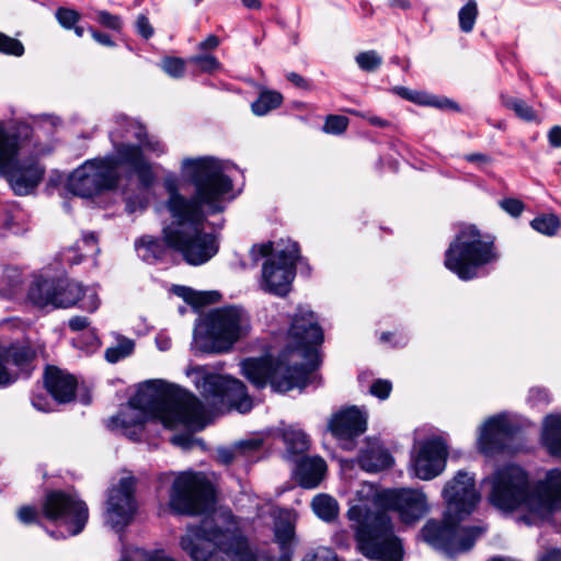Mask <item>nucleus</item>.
<instances>
[{"mask_svg": "<svg viewBox=\"0 0 561 561\" xmlns=\"http://www.w3.org/2000/svg\"><path fill=\"white\" fill-rule=\"evenodd\" d=\"M355 61L360 70L374 72L382 65V57L378 51L371 49L357 54Z\"/></svg>", "mask_w": 561, "mask_h": 561, "instance_id": "45", "label": "nucleus"}, {"mask_svg": "<svg viewBox=\"0 0 561 561\" xmlns=\"http://www.w3.org/2000/svg\"><path fill=\"white\" fill-rule=\"evenodd\" d=\"M446 511L442 523L428 520L421 530L425 542L447 556L470 550L486 528L481 525H462L479 501V493H447Z\"/></svg>", "mask_w": 561, "mask_h": 561, "instance_id": "5", "label": "nucleus"}, {"mask_svg": "<svg viewBox=\"0 0 561 561\" xmlns=\"http://www.w3.org/2000/svg\"><path fill=\"white\" fill-rule=\"evenodd\" d=\"M89 324V319L82 316L72 317L68 322L69 329L73 332L82 331L87 329Z\"/></svg>", "mask_w": 561, "mask_h": 561, "instance_id": "63", "label": "nucleus"}, {"mask_svg": "<svg viewBox=\"0 0 561 561\" xmlns=\"http://www.w3.org/2000/svg\"><path fill=\"white\" fill-rule=\"evenodd\" d=\"M289 343L274 359L272 356L249 357L240 363L242 375L257 389L267 383L275 392L306 388L319 366L317 346L323 342V331L316 314L298 308L288 330Z\"/></svg>", "mask_w": 561, "mask_h": 561, "instance_id": "3", "label": "nucleus"}, {"mask_svg": "<svg viewBox=\"0 0 561 561\" xmlns=\"http://www.w3.org/2000/svg\"><path fill=\"white\" fill-rule=\"evenodd\" d=\"M161 68L172 78H182L185 73V61L178 57H167L162 60Z\"/></svg>", "mask_w": 561, "mask_h": 561, "instance_id": "48", "label": "nucleus"}, {"mask_svg": "<svg viewBox=\"0 0 561 561\" xmlns=\"http://www.w3.org/2000/svg\"><path fill=\"white\" fill-rule=\"evenodd\" d=\"M54 308H70L78 304L82 285L71 279H54Z\"/></svg>", "mask_w": 561, "mask_h": 561, "instance_id": "30", "label": "nucleus"}, {"mask_svg": "<svg viewBox=\"0 0 561 561\" xmlns=\"http://www.w3.org/2000/svg\"><path fill=\"white\" fill-rule=\"evenodd\" d=\"M79 307L85 311L94 312L100 306L98 294L92 289H83L79 299Z\"/></svg>", "mask_w": 561, "mask_h": 561, "instance_id": "53", "label": "nucleus"}, {"mask_svg": "<svg viewBox=\"0 0 561 561\" xmlns=\"http://www.w3.org/2000/svg\"><path fill=\"white\" fill-rule=\"evenodd\" d=\"M18 518L23 524L36 523L38 518V512L35 506L24 505L19 508Z\"/></svg>", "mask_w": 561, "mask_h": 561, "instance_id": "60", "label": "nucleus"}, {"mask_svg": "<svg viewBox=\"0 0 561 561\" xmlns=\"http://www.w3.org/2000/svg\"><path fill=\"white\" fill-rule=\"evenodd\" d=\"M314 561H337V557L332 550L320 548L314 554Z\"/></svg>", "mask_w": 561, "mask_h": 561, "instance_id": "64", "label": "nucleus"}, {"mask_svg": "<svg viewBox=\"0 0 561 561\" xmlns=\"http://www.w3.org/2000/svg\"><path fill=\"white\" fill-rule=\"evenodd\" d=\"M478 4L476 0H468L458 12L459 27L463 33L472 32L477 18Z\"/></svg>", "mask_w": 561, "mask_h": 561, "instance_id": "43", "label": "nucleus"}, {"mask_svg": "<svg viewBox=\"0 0 561 561\" xmlns=\"http://www.w3.org/2000/svg\"><path fill=\"white\" fill-rule=\"evenodd\" d=\"M134 348L135 343L133 340L125 336H119L115 345L105 350L104 356L108 363L115 364L131 355Z\"/></svg>", "mask_w": 561, "mask_h": 561, "instance_id": "41", "label": "nucleus"}, {"mask_svg": "<svg viewBox=\"0 0 561 561\" xmlns=\"http://www.w3.org/2000/svg\"><path fill=\"white\" fill-rule=\"evenodd\" d=\"M203 72L213 73L221 68V64L214 55H195L188 58Z\"/></svg>", "mask_w": 561, "mask_h": 561, "instance_id": "46", "label": "nucleus"}, {"mask_svg": "<svg viewBox=\"0 0 561 561\" xmlns=\"http://www.w3.org/2000/svg\"><path fill=\"white\" fill-rule=\"evenodd\" d=\"M293 474L298 484L304 489H314L323 480L327 472L325 461L319 457L301 456L296 459Z\"/></svg>", "mask_w": 561, "mask_h": 561, "instance_id": "24", "label": "nucleus"}, {"mask_svg": "<svg viewBox=\"0 0 561 561\" xmlns=\"http://www.w3.org/2000/svg\"><path fill=\"white\" fill-rule=\"evenodd\" d=\"M263 457V439L251 438L237 444L232 449L219 451V458L225 465L254 463Z\"/></svg>", "mask_w": 561, "mask_h": 561, "instance_id": "27", "label": "nucleus"}, {"mask_svg": "<svg viewBox=\"0 0 561 561\" xmlns=\"http://www.w3.org/2000/svg\"><path fill=\"white\" fill-rule=\"evenodd\" d=\"M541 444L551 456H561V415L550 414L545 417Z\"/></svg>", "mask_w": 561, "mask_h": 561, "instance_id": "32", "label": "nucleus"}, {"mask_svg": "<svg viewBox=\"0 0 561 561\" xmlns=\"http://www.w3.org/2000/svg\"><path fill=\"white\" fill-rule=\"evenodd\" d=\"M117 127L110 133V138L116 148L121 144H116L119 138H134L137 141L141 140L146 136V127L133 118L126 115L116 116Z\"/></svg>", "mask_w": 561, "mask_h": 561, "instance_id": "33", "label": "nucleus"}, {"mask_svg": "<svg viewBox=\"0 0 561 561\" xmlns=\"http://www.w3.org/2000/svg\"><path fill=\"white\" fill-rule=\"evenodd\" d=\"M229 164L213 157L186 158L182 172L194 186L187 198L179 192L175 179H165V207L172 221L164 227V237L190 265H202L219 249L217 237L204 231L207 216L224 211L232 191Z\"/></svg>", "mask_w": 561, "mask_h": 561, "instance_id": "1", "label": "nucleus"}, {"mask_svg": "<svg viewBox=\"0 0 561 561\" xmlns=\"http://www.w3.org/2000/svg\"><path fill=\"white\" fill-rule=\"evenodd\" d=\"M32 131L26 123H15L9 127L0 125V174L18 196L32 194L45 175V168L37 158L18 159Z\"/></svg>", "mask_w": 561, "mask_h": 561, "instance_id": "7", "label": "nucleus"}, {"mask_svg": "<svg viewBox=\"0 0 561 561\" xmlns=\"http://www.w3.org/2000/svg\"><path fill=\"white\" fill-rule=\"evenodd\" d=\"M221 400L227 401L233 409L241 413L249 412L253 404L248 394L245 385L236 378L229 377Z\"/></svg>", "mask_w": 561, "mask_h": 561, "instance_id": "29", "label": "nucleus"}, {"mask_svg": "<svg viewBox=\"0 0 561 561\" xmlns=\"http://www.w3.org/2000/svg\"><path fill=\"white\" fill-rule=\"evenodd\" d=\"M283 95L273 90L261 91L259 98L251 104V110L256 116H264L272 110L279 107Z\"/></svg>", "mask_w": 561, "mask_h": 561, "instance_id": "38", "label": "nucleus"}, {"mask_svg": "<svg viewBox=\"0 0 561 561\" xmlns=\"http://www.w3.org/2000/svg\"><path fill=\"white\" fill-rule=\"evenodd\" d=\"M118 181L117 160L106 157L85 161L70 174L67 187L76 196L90 198L115 188Z\"/></svg>", "mask_w": 561, "mask_h": 561, "instance_id": "13", "label": "nucleus"}, {"mask_svg": "<svg viewBox=\"0 0 561 561\" xmlns=\"http://www.w3.org/2000/svg\"><path fill=\"white\" fill-rule=\"evenodd\" d=\"M398 513L405 524L422 518L428 511L424 493H371L351 501L347 516L357 523L356 540L364 556L379 561H402L403 548L394 535L387 512Z\"/></svg>", "mask_w": 561, "mask_h": 561, "instance_id": "4", "label": "nucleus"}, {"mask_svg": "<svg viewBox=\"0 0 561 561\" xmlns=\"http://www.w3.org/2000/svg\"><path fill=\"white\" fill-rule=\"evenodd\" d=\"M448 450L439 437L426 439L420 444L412 459L415 477L421 480H432L445 469Z\"/></svg>", "mask_w": 561, "mask_h": 561, "instance_id": "16", "label": "nucleus"}, {"mask_svg": "<svg viewBox=\"0 0 561 561\" xmlns=\"http://www.w3.org/2000/svg\"><path fill=\"white\" fill-rule=\"evenodd\" d=\"M116 153L117 163L130 167L142 188L148 190L153 185L154 174L151 164L142 154L141 147L122 142L116 147Z\"/></svg>", "mask_w": 561, "mask_h": 561, "instance_id": "20", "label": "nucleus"}, {"mask_svg": "<svg viewBox=\"0 0 561 561\" xmlns=\"http://www.w3.org/2000/svg\"><path fill=\"white\" fill-rule=\"evenodd\" d=\"M348 118L343 115H329L325 118L323 130L327 134L340 135L346 130Z\"/></svg>", "mask_w": 561, "mask_h": 561, "instance_id": "49", "label": "nucleus"}, {"mask_svg": "<svg viewBox=\"0 0 561 561\" xmlns=\"http://www.w3.org/2000/svg\"><path fill=\"white\" fill-rule=\"evenodd\" d=\"M499 256L490 237H483L474 226H465L446 250L444 264L461 280H471L480 276L484 266L494 264Z\"/></svg>", "mask_w": 561, "mask_h": 561, "instance_id": "8", "label": "nucleus"}, {"mask_svg": "<svg viewBox=\"0 0 561 561\" xmlns=\"http://www.w3.org/2000/svg\"><path fill=\"white\" fill-rule=\"evenodd\" d=\"M121 561H176L163 550L147 551L140 548L125 549Z\"/></svg>", "mask_w": 561, "mask_h": 561, "instance_id": "39", "label": "nucleus"}, {"mask_svg": "<svg viewBox=\"0 0 561 561\" xmlns=\"http://www.w3.org/2000/svg\"><path fill=\"white\" fill-rule=\"evenodd\" d=\"M208 352L224 353L245 336L250 330L248 312L238 306H227L213 310L206 317Z\"/></svg>", "mask_w": 561, "mask_h": 561, "instance_id": "12", "label": "nucleus"}, {"mask_svg": "<svg viewBox=\"0 0 561 561\" xmlns=\"http://www.w3.org/2000/svg\"><path fill=\"white\" fill-rule=\"evenodd\" d=\"M501 103L506 108L512 110L516 116L526 122H533L536 119V114L533 107L522 99L508 94H501Z\"/></svg>", "mask_w": 561, "mask_h": 561, "instance_id": "40", "label": "nucleus"}, {"mask_svg": "<svg viewBox=\"0 0 561 561\" xmlns=\"http://www.w3.org/2000/svg\"><path fill=\"white\" fill-rule=\"evenodd\" d=\"M142 149V154L145 156V151L154 154L156 157H160L167 152L165 145L156 136L148 135L146 131V136L138 140V145Z\"/></svg>", "mask_w": 561, "mask_h": 561, "instance_id": "47", "label": "nucleus"}, {"mask_svg": "<svg viewBox=\"0 0 561 561\" xmlns=\"http://www.w3.org/2000/svg\"><path fill=\"white\" fill-rule=\"evenodd\" d=\"M151 416L140 407L130 404L124 407L115 416L107 420L106 426L111 431L121 430L130 439H137L142 431L144 424Z\"/></svg>", "mask_w": 561, "mask_h": 561, "instance_id": "22", "label": "nucleus"}, {"mask_svg": "<svg viewBox=\"0 0 561 561\" xmlns=\"http://www.w3.org/2000/svg\"><path fill=\"white\" fill-rule=\"evenodd\" d=\"M360 468L367 472L382 471L393 463V457L378 438H367L358 456Z\"/></svg>", "mask_w": 561, "mask_h": 561, "instance_id": "26", "label": "nucleus"}, {"mask_svg": "<svg viewBox=\"0 0 561 561\" xmlns=\"http://www.w3.org/2000/svg\"><path fill=\"white\" fill-rule=\"evenodd\" d=\"M42 514L59 528L57 533H50L54 538L79 535L89 519L85 502L72 493H47L42 503Z\"/></svg>", "mask_w": 561, "mask_h": 561, "instance_id": "11", "label": "nucleus"}, {"mask_svg": "<svg viewBox=\"0 0 561 561\" xmlns=\"http://www.w3.org/2000/svg\"><path fill=\"white\" fill-rule=\"evenodd\" d=\"M286 78L289 82H291L295 87L301 89V90H311L312 89V84H311V81H309L308 79L304 78L302 76H300L299 73L297 72H288L286 75Z\"/></svg>", "mask_w": 561, "mask_h": 561, "instance_id": "62", "label": "nucleus"}, {"mask_svg": "<svg viewBox=\"0 0 561 561\" xmlns=\"http://www.w3.org/2000/svg\"><path fill=\"white\" fill-rule=\"evenodd\" d=\"M443 491H477L476 474L465 469L458 470L450 479Z\"/></svg>", "mask_w": 561, "mask_h": 561, "instance_id": "42", "label": "nucleus"}, {"mask_svg": "<svg viewBox=\"0 0 561 561\" xmlns=\"http://www.w3.org/2000/svg\"><path fill=\"white\" fill-rule=\"evenodd\" d=\"M393 92L402 99L415 104L459 111L458 104L447 98H438L426 92L411 90L405 87H394Z\"/></svg>", "mask_w": 561, "mask_h": 561, "instance_id": "31", "label": "nucleus"}, {"mask_svg": "<svg viewBox=\"0 0 561 561\" xmlns=\"http://www.w3.org/2000/svg\"><path fill=\"white\" fill-rule=\"evenodd\" d=\"M137 508L134 493H111L105 505L104 522L115 531H122L133 522Z\"/></svg>", "mask_w": 561, "mask_h": 561, "instance_id": "19", "label": "nucleus"}, {"mask_svg": "<svg viewBox=\"0 0 561 561\" xmlns=\"http://www.w3.org/2000/svg\"><path fill=\"white\" fill-rule=\"evenodd\" d=\"M294 535V529L290 523H287L285 526L280 527L276 525L275 536L280 543L282 548L285 549L286 545L289 543Z\"/></svg>", "mask_w": 561, "mask_h": 561, "instance_id": "61", "label": "nucleus"}, {"mask_svg": "<svg viewBox=\"0 0 561 561\" xmlns=\"http://www.w3.org/2000/svg\"><path fill=\"white\" fill-rule=\"evenodd\" d=\"M527 472L517 465L507 463L496 468L481 481L484 491H529Z\"/></svg>", "mask_w": 561, "mask_h": 561, "instance_id": "18", "label": "nucleus"}, {"mask_svg": "<svg viewBox=\"0 0 561 561\" xmlns=\"http://www.w3.org/2000/svg\"><path fill=\"white\" fill-rule=\"evenodd\" d=\"M95 20L103 26L113 31H119L123 26L122 19L118 15L107 11L100 10L95 13Z\"/></svg>", "mask_w": 561, "mask_h": 561, "instance_id": "52", "label": "nucleus"}, {"mask_svg": "<svg viewBox=\"0 0 561 561\" xmlns=\"http://www.w3.org/2000/svg\"><path fill=\"white\" fill-rule=\"evenodd\" d=\"M77 383L72 375L55 366H48L45 370V388L58 403H68L75 399Z\"/></svg>", "mask_w": 561, "mask_h": 561, "instance_id": "23", "label": "nucleus"}, {"mask_svg": "<svg viewBox=\"0 0 561 561\" xmlns=\"http://www.w3.org/2000/svg\"><path fill=\"white\" fill-rule=\"evenodd\" d=\"M36 351L26 343L0 344V388L8 387L18 380V374L9 370V365L16 367L26 376L34 369Z\"/></svg>", "mask_w": 561, "mask_h": 561, "instance_id": "17", "label": "nucleus"}, {"mask_svg": "<svg viewBox=\"0 0 561 561\" xmlns=\"http://www.w3.org/2000/svg\"><path fill=\"white\" fill-rule=\"evenodd\" d=\"M560 493H489L488 501L502 514H517L527 525L549 522Z\"/></svg>", "mask_w": 561, "mask_h": 561, "instance_id": "10", "label": "nucleus"}, {"mask_svg": "<svg viewBox=\"0 0 561 561\" xmlns=\"http://www.w3.org/2000/svg\"><path fill=\"white\" fill-rule=\"evenodd\" d=\"M282 438L285 444L284 457L289 461H296L309 449V437L300 428L288 426L283 430Z\"/></svg>", "mask_w": 561, "mask_h": 561, "instance_id": "28", "label": "nucleus"}, {"mask_svg": "<svg viewBox=\"0 0 561 561\" xmlns=\"http://www.w3.org/2000/svg\"><path fill=\"white\" fill-rule=\"evenodd\" d=\"M136 31L145 39L153 36L154 30L145 14H139L136 20Z\"/></svg>", "mask_w": 561, "mask_h": 561, "instance_id": "59", "label": "nucleus"}, {"mask_svg": "<svg viewBox=\"0 0 561 561\" xmlns=\"http://www.w3.org/2000/svg\"><path fill=\"white\" fill-rule=\"evenodd\" d=\"M368 414L355 405L342 409L328 423V430L344 449H353L355 439L367 430Z\"/></svg>", "mask_w": 561, "mask_h": 561, "instance_id": "15", "label": "nucleus"}, {"mask_svg": "<svg viewBox=\"0 0 561 561\" xmlns=\"http://www.w3.org/2000/svg\"><path fill=\"white\" fill-rule=\"evenodd\" d=\"M530 226L537 232L551 237L557 234L560 221L556 215H540L530 221Z\"/></svg>", "mask_w": 561, "mask_h": 561, "instance_id": "44", "label": "nucleus"}, {"mask_svg": "<svg viewBox=\"0 0 561 561\" xmlns=\"http://www.w3.org/2000/svg\"><path fill=\"white\" fill-rule=\"evenodd\" d=\"M173 445L184 450L192 449L195 445H203L201 439L194 438L192 434H176L171 438Z\"/></svg>", "mask_w": 561, "mask_h": 561, "instance_id": "57", "label": "nucleus"}, {"mask_svg": "<svg viewBox=\"0 0 561 561\" xmlns=\"http://www.w3.org/2000/svg\"><path fill=\"white\" fill-rule=\"evenodd\" d=\"M159 488L172 483L170 491H215L211 478L205 472L193 470L174 472H162L157 477Z\"/></svg>", "mask_w": 561, "mask_h": 561, "instance_id": "21", "label": "nucleus"}, {"mask_svg": "<svg viewBox=\"0 0 561 561\" xmlns=\"http://www.w3.org/2000/svg\"><path fill=\"white\" fill-rule=\"evenodd\" d=\"M130 404L140 407L168 428L198 425L204 415V407L194 394L161 379L140 383Z\"/></svg>", "mask_w": 561, "mask_h": 561, "instance_id": "6", "label": "nucleus"}, {"mask_svg": "<svg viewBox=\"0 0 561 561\" xmlns=\"http://www.w3.org/2000/svg\"><path fill=\"white\" fill-rule=\"evenodd\" d=\"M537 491H561V469L556 468L547 472L545 485Z\"/></svg>", "mask_w": 561, "mask_h": 561, "instance_id": "54", "label": "nucleus"}, {"mask_svg": "<svg viewBox=\"0 0 561 561\" xmlns=\"http://www.w3.org/2000/svg\"><path fill=\"white\" fill-rule=\"evenodd\" d=\"M314 514L324 522H332L339 515V504L327 493L317 494L311 502Z\"/></svg>", "mask_w": 561, "mask_h": 561, "instance_id": "36", "label": "nucleus"}, {"mask_svg": "<svg viewBox=\"0 0 561 561\" xmlns=\"http://www.w3.org/2000/svg\"><path fill=\"white\" fill-rule=\"evenodd\" d=\"M55 15L59 24L68 30L75 27L80 20V14L72 9L59 8Z\"/></svg>", "mask_w": 561, "mask_h": 561, "instance_id": "51", "label": "nucleus"}, {"mask_svg": "<svg viewBox=\"0 0 561 561\" xmlns=\"http://www.w3.org/2000/svg\"><path fill=\"white\" fill-rule=\"evenodd\" d=\"M549 402L548 391L543 388H531L528 394V403L531 407L546 405Z\"/></svg>", "mask_w": 561, "mask_h": 561, "instance_id": "58", "label": "nucleus"}, {"mask_svg": "<svg viewBox=\"0 0 561 561\" xmlns=\"http://www.w3.org/2000/svg\"><path fill=\"white\" fill-rule=\"evenodd\" d=\"M229 376L204 374L197 377L195 386L205 399H221Z\"/></svg>", "mask_w": 561, "mask_h": 561, "instance_id": "35", "label": "nucleus"}, {"mask_svg": "<svg viewBox=\"0 0 561 561\" xmlns=\"http://www.w3.org/2000/svg\"><path fill=\"white\" fill-rule=\"evenodd\" d=\"M500 207L512 217H518L522 215L525 205L517 198H504L500 201Z\"/></svg>", "mask_w": 561, "mask_h": 561, "instance_id": "56", "label": "nucleus"}, {"mask_svg": "<svg viewBox=\"0 0 561 561\" xmlns=\"http://www.w3.org/2000/svg\"><path fill=\"white\" fill-rule=\"evenodd\" d=\"M250 255L254 264L267 257L262 266L260 288L275 296H286L296 275V263L299 259L298 243L290 240L282 241L277 243L274 253L272 242L254 244Z\"/></svg>", "mask_w": 561, "mask_h": 561, "instance_id": "9", "label": "nucleus"}, {"mask_svg": "<svg viewBox=\"0 0 561 561\" xmlns=\"http://www.w3.org/2000/svg\"><path fill=\"white\" fill-rule=\"evenodd\" d=\"M162 233L164 234V230ZM134 245L138 257L147 264H159L164 262L170 255V249L181 253L175 247L168 242L164 236L160 239L145 234L136 239Z\"/></svg>", "mask_w": 561, "mask_h": 561, "instance_id": "25", "label": "nucleus"}, {"mask_svg": "<svg viewBox=\"0 0 561 561\" xmlns=\"http://www.w3.org/2000/svg\"><path fill=\"white\" fill-rule=\"evenodd\" d=\"M54 279L36 278L28 288L27 298L39 308H54Z\"/></svg>", "mask_w": 561, "mask_h": 561, "instance_id": "34", "label": "nucleus"}, {"mask_svg": "<svg viewBox=\"0 0 561 561\" xmlns=\"http://www.w3.org/2000/svg\"><path fill=\"white\" fill-rule=\"evenodd\" d=\"M523 442L520 426L506 413H500L489 417L480 426L477 444L481 454L492 457L516 454L523 449Z\"/></svg>", "mask_w": 561, "mask_h": 561, "instance_id": "14", "label": "nucleus"}, {"mask_svg": "<svg viewBox=\"0 0 561 561\" xmlns=\"http://www.w3.org/2000/svg\"><path fill=\"white\" fill-rule=\"evenodd\" d=\"M392 390V385L387 379H377L373 382L370 386L369 392L374 397L385 400L390 396V392Z\"/></svg>", "mask_w": 561, "mask_h": 561, "instance_id": "55", "label": "nucleus"}, {"mask_svg": "<svg viewBox=\"0 0 561 561\" xmlns=\"http://www.w3.org/2000/svg\"><path fill=\"white\" fill-rule=\"evenodd\" d=\"M216 493H171L170 508L176 515H207L199 526H188L181 548L193 561H256L242 535L239 520L228 508L215 510Z\"/></svg>", "mask_w": 561, "mask_h": 561, "instance_id": "2", "label": "nucleus"}, {"mask_svg": "<svg viewBox=\"0 0 561 561\" xmlns=\"http://www.w3.org/2000/svg\"><path fill=\"white\" fill-rule=\"evenodd\" d=\"M0 51L19 57L24 54V46L19 39L0 33Z\"/></svg>", "mask_w": 561, "mask_h": 561, "instance_id": "50", "label": "nucleus"}, {"mask_svg": "<svg viewBox=\"0 0 561 561\" xmlns=\"http://www.w3.org/2000/svg\"><path fill=\"white\" fill-rule=\"evenodd\" d=\"M150 474L146 471H139L137 474L130 470H122L117 484L111 491H135L137 488L148 489L150 484Z\"/></svg>", "mask_w": 561, "mask_h": 561, "instance_id": "37", "label": "nucleus"}]
</instances>
